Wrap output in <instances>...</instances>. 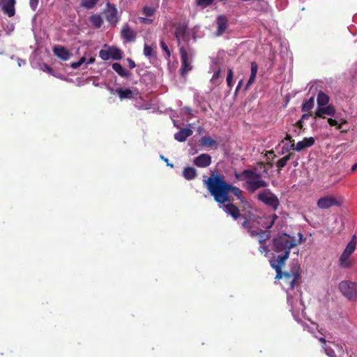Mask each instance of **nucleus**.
<instances>
[{
  "label": "nucleus",
  "mask_w": 357,
  "mask_h": 357,
  "mask_svg": "<svg viewBox=\"0 0 357 357\" xmlns=\"http://www.w3.org/2000/svg\"><path fill=\"white\" fill-rule=\"evenodd\" d=\"M207 190L214 200L218 204H225L232 201L229 192H232L241 203L246 202L245 198L243 196V191L238 187L234 186L224 179L223 176L219 174H212L207 180L204 181Z\"/></svg>",
  "instance_id": "obj_1"
},
{
  "label": "nucleus",
  "mask_w": 357,
  "mask_h": 357,
  "mask_svg": "<svg viewBox=\"0 0 357 357\" xmlns=\"http://www.w3.org/2000/svg\"><path fill=\"white\" fill-rule=\"evenodd\" d=\"M298 236V242L296 241L294 236L286 233L279 234L272 239V250L278 254V257L275 259L277 261L286 263V261L289 257L291 250L303 241V234L299 233Z\"/></svg>",
  "instance_id": "obj_2"
},
{
  "label": "nucleus",
  "mask_w": 357,
  "mask_h": 357,
  "mask_svg": "<svg viewBox=\"0 0 357 357\" xmlns=\"http://www.w3.org/2000/svg\"><path fill=\"white\" fill-rule=\"evenodd\" d=\"M235 178L238 181L246 179V190L249 193H254L259 188H266L268 183L261 179V172H257V167L250 169H244L241 173L235 172Z\"/></svg>",
  "instance_id": "obj_3"
},
{
  "label": "nucleus",
  "mask_w": 357,
  "mask_h": 357,
  "mask_svg": "<svg viewBox=\"0 0 357 357\" xmlns=\"http://www.w3.org/2000/svg\"><path fill=\"white\" fill-rule=\"evenodd\" d=\"M179 54L181 56V66L180 73L182 77H185L188 73L192 70V60L194 56V50L190 46H180Z\"/></svg>",
  "instance_id": "obj_4"
},
{
  "label": "nucleus",
  "mask_w": 357,
  "mask_h": 357,
  "mask_svg": "<svg viewBox=\"0 0 357 357\" xmlns=\"http://www.w3.org/2000/svg\"><path fill=\"white\" fill-rule=\"evenodd\" d=\"M257 199L273 211L278 210L280 204L278 197L269 189L260 192L257 195Z\"/></svg>",
  "instance_id": "obj_5"
},
{
  "label": "nucleus",
  "mask_w": 357,
  "mask_h": 357,
  "mask_svg": "<svg viewBox=\"0 0 357 357\" xmlns=\"http://www.w3.org/2000/svg\"><path fill=\"white\" fill-rule=\"evenodd\" d=\"M339 289L348 299L357 301V284L344 280L339 284Z\"/></svg>",
  "instance_id": "obj_6"
},
{
  "label": "nucleus",
  "mask_w": 357,
  "mask_h": 357,
  "mask_svg": "<svg viewBox=\"0 0 357 357\" xmlns=\"http://www.w3.org/2000/svg\"><path fill=\"white\" fill-rule=\"evenodd\" d=\"M341 202L335 197L327 195L319 198L317 202V207L320 209H328L332 206H339Z\"/></svg>",
  "instance_id": "obj_7"
},
{
  "label": "nucleus",
  "mask_w": 357,
  "mask_h": 357,
  "mask_svg": "<svg viewBox=\"0 0 357 357\" xmlns=\"http://www.w3.org/2000/svg\"><path fill=\"white\" fill-rule=\"evenodd\" d=\"M106 20L112 25H116L119 20L118 10L114 4L107 3V8L103 12Z\"/></svg>",
  "instance_id": "obj_8"
},
{
  "label": "nucleus",
  "mask_w": 357,
  "mask_h": 357,
  "mask_svg": "<svg viewBox=\"0 0 357 357\" xmlns=\"http://www.w3.org/2000/svg\"><path fill=\"white\" fill-rule=\"evenodd\" d=\"M215 24L217 29L215 34L216 36H221L229 28V19L225 15H218L215 19Z\"/></svg>",
  "instance_id": "obj_9"
},
{
  "label": "nucleus",
  "mask_w": 357,
  "mask_h": 357,
  "mask_svg": "<svg viewBox=\"0 0 357 357\" xmlns=\"http://www.w3.org/2000/svg\"><path fill=\"white\" fill-rule=\"evenodd\" d=\"M335 115L336 109L331 104L321 107H317L314 112V118L326 119V116L335 117Z\"/></svg>",
  "instance_id": "obj_10"
},
{
  "label": "nucleus",
  "mask_w": 357,
  "mask_h": 357,
  "mask_svg": "<svg viewBox=\"0 0 357 357\" xmlns=\"http://www.w3.org/2000/svg\"><path fill=\"white\" fill-rule=\"evenodd\" d=\"M300 278L298 271L292 272H284L283 278L284 282L287 285L288 289H294Z\"/></svg>",
  "instance_id": "obj_11"
},
{
  "label": "nucleus",
  "mask_w": 357,
  "mask_h": 357,
  "mask_svg": "<svg viewBox=\"0 0 357 357\" xmlns=\"http://www.w3.org/2000/svg\"><path fill=\"white\" fill-rule=\"evenodd\" d=\"M137 32L131 29L128 24L123 26L121 31V36L126 43L134 42L137 38Z\"/></svg>",
  "instance_id": "obj_12"
},
{
  "label": "nucleus",
  "mask_w": 357,
  "mask_h": 357,
  "mask_svg": "<svg viewBox=\"0 0 357 357\" xmlns=\"http://www.w3.org/2000/svg\"><path fill=\"white\" fill-rule=\"evenodd\" d=\"M219 206L222 208L224 211L229 214L234 220H237L241 217L239 208L232 203V201L225 204H219Z\"/></svg>",
  "instance_id": "obj_13"
},
{
  "label": "nucleus",
  "mask_w": 357,
  "mask_h": 357,
  "mask_svg": "<svg viewBox=\"0 0 357 357\" xmlns=\"http://www.w3.org/2000/svg\"><path fill=\"white\" fill-rule=\"evenodd\" d=\"M174 26L175 27L174 36L176 39L178 46L180 47V46H182L181 37L188 32V24L185 22H180L174 24Z\"/></svg>",
  "instance_id": "obj_14"
},
{
  "label": "nucleus",
  "mask_w": 357,
  "mask_h": 357,
  "mask_svg": "<svg viewBox=\"0 0 357 357\" xmlns=\"http://www.w3.org/2000/svg\"><path fill=\"white\" fill-rule=\"evenodd\" d=\"M212 162V158L209 154L202 153L193 160V163L195 166L201 168L208 167Z\"/></svg>",
  "instance_id": "obj_15"
},
{
  "label": "nucleus",
  "mask_w": 357,
  "mask_h": 357,
  "mask_svg": "<svg viewBox=\"0 0 357 357\" xmlns=\"http://www.w3.org/2000/svg\"><path fill=\"white\" fill-rule=\"evenodd\" d=\"M315 142L312 137L304 138L302 141L298 142L294 148V143L291 146V149H294L297 151H301L305 148L310 147L314 145Z\"/></svg>",
  "instance_id": "obj_16"
},
{
  "label": "nucleus",
  "mask_w": 357,
  "mask_h": 357,
  "mask_svg": "<svg viewBox=\"0 0 357 357\" xmlns=\"http://www.w3.org/2000/svg\"><path fill=\"white\" fill-rule=\"evenodd\" d=\"M4 2L2 5V10L5 14H7L8 17H13L15 14V5L16 3L15 0H3Z\"/></svg>",
  "instance_id": "obj_17"
},
{
  "label": "nucleus",
  "mask_w": 357,
  "mask_h": 357,
  "mask_svg": "<svg viewBox=\"0 0 357 357\" xmlns=\"http://www.w3.org/2000/svg\"><path fill=\"white\" fill-rule=\"evenodd\" d=\"M53 52L55 56L63 61H68L70 57L69 51L63 46L57 45L54 47Z\"/></svg>",
  "instance_id": "obj_18"
},
{
  "label": "nucleus",
  "mask_w": 357,
  "mask_h": 357,
  "mask_svg": "<svg viewBox=\"0 0 357 357\" xmlns=\"http://www.w3.org/2000/svg\"><path fill=\"white\" fill-rule=\"evenodd\" d=\"M258 71V65L255 61L251 62V72L250 78L245 85V90L247 91L250 89L251 85L255 82L257 74Z\"/></svg>",
  "instance_id": "obj_19"
},
{
  "label": "nucleus",
  "mask_w": 357,
  "mask_h": 357,
  "mask_svg": "<svg viewBox=\"0 0 357 357\" xmlns=\"http://www.w3.org/2000/svg\"><path fill=\"white\" fill-rule=\"evenodd\" d=\"M193 133V131L189 128H182L180 131L174 134V139L178 142H183L186 140V139L191 136Z\"/></svg>",
  "instance_id": "obj_20"
},
{
  "label": "nucleus",
  "mask_w": 357,
  "mask_h": 357,
  "mask_svg": "<svg viewBox=\"0 0 357 357\" xmlns=\"http://www.w3.org/2000/svg\"><path fill=\"white\" fill-rule=\"evenodd\" d=\"M284 264L285 263H281L280 261H277V260L271 261V267L276 271L275 280L283 279L284 272H282V269Z\"/></svg>",
  "instance_id": "obj_21"
},
{
  "label": "nucleus",
  "mask_w": 357,
  "mask_h": 357,
  "mask_svg": "<svg viewBox=\"0 0 357 357\" xmlns=\"http://www.w3.org/2000/svg\"><path fill=\"white\" fill-rule=\"evenodd\" d=\"M112 69L121 77L128 78L131 73L122 67L119 63H114Z\"/></svg>",
  "instance_id": "obj_22"
},
{
  "label": "nucleus",
  "mask_w": 357,
  "mask_h": 357,
  "mask_svg": "<svg viewBox=\"0 0 357 357\" xmlns=\"http://www.w3.org/2000/svg\"><path fill=\"white\" fill-rule=\"evenodd\" d=\"M197 176V169L192 167H187L183 169V176L188 181L193 180Z\"/></svg>",
  "instance_id": "obj_23"
},
{
  "label": "nucleus",
  "mask_w": 357,
  "mask_h": 357,
  "mask_svg": "<svg viewBox=\"0 0 357 357\" xmlns=\"http://www.w3.org/2000/svg\"><path fill=\"white\" fill-rule=\"evenodd\" d=\"M354 262L350 259V256L345 255L344 253H342L340 259H339V265L340 267L343 268H348L353 266Z\"/></svg>",
  "instance_id": "obj_24"
},
{
  "label": "nucleus",
  "mask_w": 357,
  "mask_h": 357,
  "mask_svg": "<svg viewBox=\"0 0 357 357\" xmlns=\"http://www.w3.org/2000/svg\"><path fill=\"white\" fill-rule=\"evenodd\" d=\"M330 98L328 95L324 93L322 91H320L317 94V102L318 107H321L323 106H326L329 105Z\"/></svg>",
  "instance_id": "obj_25"
},
{
  "label": "nucleus",
  "mask_w": 357,
  "mask_h": 357,
  "mask_svg": "<svg viewBox=\"0 0 357 357\" xmlns=\"http://www.w3.org/2000/svg\"><path fill=\"white\" fill-rule=\"evenodd\" d=\"M119 97L121 100L123 99H131L133 98L134 93L130 89H123L121 88L117 89L116 90Z\"/></svg>",
  "instance_id": "obj_26"
},
{
  "label": "nucleus",
  "mask_w": 357,
  "mask_h": 357,
  "mask_svg": "<svg viewBox=\"0 0 357 357\" xmlns=\"http://www.w3.org/2000/svg\"><path fill=\"white\" fill-rule=\"evenodd\" d=\"M278 218V217L276 214H273L271 216L266 217L261 222V225L266 229H271Z\"/></svg>",
  "instance_id": "obj_27"
},
{
  "label": "nucleus",
  "mask_w": 357,
  "mask_h": 357,
  "mask_svg": "<svg viewBox=\"0 0 357 357\" xmlns=\"http://www.w3.org/2000/svg\"><path fill=\"white\" fill-rule=\"evenodd\" d=\"M90 22L96 29H99L103 24L102 17L100 14H93L89 17Z\"/></svg>",
  "instance_id": "obj_28"
},
{
  "label": "nucleus",
  "mask_w": 357,
  "mask_h": 357,
  "mask_svg": "<svg viewBox=\"0 0 357 357\" xmlns=\"http://www.w3.org/2000/svg\"><path fill=\"white\" fill-rule=\"evenodd\" d=\"M199 142L200 145H202L204 147L211 148L213 146H217L216 141L212 139L211 137H202L199 140Z\"/></svg>",
  "instance_id": "obj_29"
},
{
  "label": "nucleus",
  "mask_w": 357,
  "mask_h": 357,
  "mask_svg": "<svg viewBox=\"0 0 357 357\" xmlns=\"http://www.w3.org/2000/svg\"><path fill=\"white\" fill-rule=\"evenodd\" d=\"M356 247V236H353L351 240L347 244L346 248L344 249L343 253L347 255L351 256V254L354 252Z\"/></svg>",
  "instance_id": "obj_30"
},
{
  "label": "nucleus",
  "mask_w": 357,
  "mask_h": 357,
  "mask_svg": "<svg viewBox=\"0 0 357 357\" xmlns=\"http://www.w3.org/2000/svg\"><path fill=\"white\" fill-rule=\"evenodd\" d=\"M272 167L273 163L271 162H268L266 163L264 162H258L255 167H257V172H261V174H266L268 173V168H271Z\"/></svg>",
  "instance_id": "obj_31"
},
{
  "label": "nucleus",
  "mask_w": 357,
  "mask_h": 357,
  "mask_svg": "<svg viewBox=\"0 0 357 357\" xmlns=\"http://www.w3.org/2000/svg\"><path fill=\"white\" fill-rule=\"evenodd\" d=\"M110 58L114 60H121L123 57V52L118 47H111L109 48Z\"/></svg>",
  "instance_id": "obj_32"
},
{
  "label": "nucleus",
  "mask_w": 357,
  "mask_h": 357,
  "mask_svg": "<svg viewBox=\"0 0 357 357\" xmlns=\"http://www.w3.org/2000/svg\"><path fill=\"white\" fill-rule=\"evenodd\" d=\"M293 153H289L284 157L280 158L276 163V166L278 167V173L279 174L282 169L285 167L287 164V162L291 158Z\"/></svg>",
  "instance_id": "obj_33"
},
{
  "label": "nucleus",
  "mask_w": 357,
  "mask_h": 357,
  "mask_svg": "<svg viewBox=\"0 0 357 357\" xmlns=\"http://www.w3.org/2000/svg\"><path fill=\"white\" fill-rule=\"evenodd\" d=\"M314 105V98L312 96L307 100L305 101L301 107L303 112H310Z\"/></svg>",
  "instance_id": "obj_34"
},
{
  "label": "nucleus",
  "mask_w": 357,
  "mask_h": 357,
  "mask_svg": "<svg viewBox=\"0 0 357 357\" xmlns=\"http://www.w3.org/2000/svg\"><path fill=\"white\" fill-rule=\"evenodd\" d=\"M257 237L259 243L262 245L266 243V242L270 239L271 233L268 231L260 229Z\"/></svg>",
  "instance_id": "obj_35"
},
{
  "label": "nucleus",
  "mask_w": 357,
  "mask_h": 357,
  "mask_svg": "<svg viewBox=\"0 0 357 357\" xmlns=\"http://www.w3.org/2000/svg\"><path fill=\"white\" fill-rule=\"evenodd\" d=\"M252 8L257 11L267 13L268 10V3L266 1L257 2L254 4Z\"/></svg>",
  "instance_id": "obj_36"
},
{
  "label": "nucleus",
  "mask_w": 357,
  "mask_h": 357,
  "mask_svg": "<svg viewBox=\"0 0 357 357\" xmlns=\"http://www.w3.org/2000/svg\"><path fill=\"white\" fill-rule=\"evenodd\" d=\"M98 1L99 0H81L80 6L87 10L93 9Z\"/></svg>",
  "instance_id": "obj_37"
},
{
  "label": "nucleus",
  "mask_w": 357,
  "mask_h": 357,
  "mask_svg": "<svg viewBox=\"0 0 357 357\" xmlns=\"http://www.w3.org/2000/svg\"><path fill=\"white\" fill-rule=\"evenodd\" d=\"M335 118L338 119V126L337 130H340L341 132L346 133L348 131V129L343 130V126L348 123V121L344 118H340L339 115H335Z\"/></svg>",
  "instance_id": "obj_38"
},
{
  "label": "nucleus",
  "mask_w": 357,
  "mask_h": 357,
  "mask_svg": "<svg viewBox=\"0 0 357 357\" xmlns=\"http://www.w3.org/2000/svg\"><path fill=\"white\" fill-rule=\"evenodd\" d=\"M226 81L229 89H231L234 86V72L231 68L228 69Z\"/></svg>",
  "instance_id": "obj_39"
},
{
  "label": "nucleus",
  "mask_w": 357,
  "mask_h": 357,
  "mask_svg": "<svg viewBox=\"0 0 357 357\" xmlns=\"http://www.w3.org/2000/svg\"><path fill=\"white\" fill-rule=\"evenodd\" d=\"M142 13L146 16L151 17L155 14V9L150 6H144L142 8Z\"/></svg>",
  "instance_id": "obj_40"
},
{
  "label": "nucleus",
  "mask_w": 357,
  "mask_h": 357,
  "mask_svg": "<svg viewBox=\"0 0 357 357\" xmlns=\"http://www.w3.org/2000/svg\"><path fill=\"white\" fill-rule=\"evenodd\" d=\"M160 45L162 48V50L166 53L167 56L166 58L169 59L171 56V52L168 47V46L166 45L163 39H161L160 40Z\"/></svg>",
  "instance_id": "obj_41"
},
{
  "label": "nucleus",
  "mask_w": 357,
  "mask_h": 357,
  "mask_svg": "<svg viewBox=\"0 0 357 357\" xmlns=\"http://www.w3.org/2000/svg\"><path fill=\"white\" fill-rule=\"evenodd\" d=\"M323 348L325 351L326 354L328 357H337L335 351L331 347H330L327 345H324Z\"/></svg>",
  "instance_id": "obj_42"
},
{
  "label": "nucleus",
  "mask_w": 357,
  "mask_h": 357,
  "mask_svg": "<svg viewBox=\"0 0 357 357\" xmlns=\"http://www.w3.org/2000/svg\"><path fill=\"white\" fill-rule=\"evenodd\" d=\"M144 54L147 57H151L153 56L152 47L147 44H145L144 46Z\"/></svg>",
  "instance_id": "obj_43"
},
{
  "label": "nucleus",
  "mask_w": 357,
  "mask_h": 357,
  "mask_svg": "<svg viewBox=\"0 0 357 357\" xmlns=\"http://www.w3.org/2000/svg\"><path fill=\"white\" fill-rule=\"evenodd\" d=\"M99 56L104 61H107L110 58L109 50H101L99 52Z\"/></svg>",
  "instance_id": "obj_44"
},
{
  "label": "nucleus",
  "mask_w": 357,
  "mask_h": 357,
  "mask_svg": "<svg viewBox=\"0 0 357 357\" xmlns=\"http://www.w3.org/2000/svg\"><path fill=\"white\" fill-rule=\"evenodd\" d=\"M215 0H197V3L199 6L206 7L211 5Z\"/></svg>",
  "instance_id": "obj_45"
},
{
  "label": "nucleus",
  "mask_w": 357,
  "mask_h": 357,
  "mask_svg": "<svg viewBox=\"0 0 357 357\" xmlns=\"http://www.w3.org/2000/svg\"><path fill=\"white\" fill-rule=\"evenodd\" d=\"M259 251L260 252L261 254H264V255L266 256L270 250L268 247L266 245V243H264L262 245H260L259 248Z\"/></svg>",
  "instance_id": "obj_46"
},
{
  "label": "nucleus",
  "mask_w": 357,
  "mask_h": 357,
  "mask_svg": "<svg viewBox=\"0 0 357 357\" xmlns=\"http://www.w3.org/2000/svg\"><path fill=\"white\" fill-rule=\"evenodd\" d=\"M85 61L86 58L83 56L77 62L72 63L70 66L73 69H76L79 68L82 64H83Z\"/></svg>",
  "instance_id": "obj_47"
},
{
  "label": "nucleus",
  "mask_w": 357,
  "mask_h": 357,
  "mask_svg": "<svg viewBox=\"0 0 357 357\" xmlns=\"http://www.w3.org/2000/svg\"><path fill=\"white\" fill-rule=\"evenodd\" d=\"M327 122L328 123V124L331 126H335L336 129L337 130V126H338V119H337L328 118Z\"/></svg>",
  "instance_id": "obj_48"
},
{
  "label": "nucleus",
  "mask_w": 357,
  "mask_h": 357,
  "mask_svg": "<svg viewBox=\"0 0 357 357\" xmlns=\"http://www.w3.org/2000/svg\"><path fill=\"white\" fill-rule=\"evenodd\" d=\"M242 227L248 230V231L252 229V224L250 222L245 219L241 224Z\"/></svg>",
  "instance_id": "obj_49"
},
{
  "label": "nucleus",
  "mask_w": 357,
  "mask_h": 357,
  "mask_svg": "<svg viewBox=\"0 0 357 357\" xmlns=\"http://www.w3.org/2000/svg\"><path fill=\"white\" fill-rule=\"evenodd\" d=\"M43 70L47 73H48L49 74H51V75H53V73H54V70L50 66H48L47 64L46 63H44L43 66Z\"/></svg>",
  "instance_id": "obj_50"
},
{
  "label": "nucleus",
  "mask_w": 357,
  "mask_h": 357,
  "mask_svg": "<svg viewBox=\"0 0 357 357\" xmlns=\"http://www.w3.org/2000/svg\"><path fill=\"white\" fill-rule=\"evenodd\" d=\"M39 0H30L29 4L33 10H36L38 4Z\"/></svg>",
  "instance_id": "obj_51"
},
{
  "label": "nucleus",
  "mask_w": 357,
  "mask_h": 357,
  "mask_svg": "<svg viewBox=\"0 0 357 357\" xmlns=\"http://www.w3.org/2000/svg\"><path fill=\"white\" fill-rule=\"evenodd\" d=\"M190 37L188 32H187L183 37H181V42H184L187 44V46L189 45L188 43L190 41Z\"/></svg>",
  "instance_id": "obj_52"
},
{
  "label": "nucleus",
  "mask_w": 357,
  "mask_h": 357,
  "mask_svg": "<svg viewBox=\"0 0 357 357\" xmlns=\"http://www.w3.org/2000/svg\"><path fill=\"white\" fill-rule=\"evenodd\" d=\"M139 20L142 23L149 24L153 22V20L146 17H139Z\"/></svg>",
  "instance_id": "obj_53"
},
{
  "label": "nucleus",
  "mask_w": 357,
  "mask_h": 357,
  "mask_svg": "<svg viewBox=\"0 0 357 357\" xmlns=\"http://www.w3.org/2000/svg\"><path fill=\"white\" fill-rule=\"evenodd\" d=\"M127 61L128 63V66H129L130 68L132 69V68H135L136 64H135V61L132 59H131L130 58H128L127 59Z\"/></svg>",
  "instance_id": "obj_54"
},
{
  "label": "nucleus",
  "mask_w": 357,
  "mask_h": 357,
  "mask_svg": "<svg viewBox=\"0 0 357 357\" xmlns=\"http://www.w3.org/2000/svg\"><path fill=\"white\" fill-rule=\"evenodd\" d=\"M252 237H257L259 231L252 230V229L248 231Z\"/></svg>",
  "instance_id": "obj_55"
},
{
  "label": "nucleus",
  "mask_w": 357,
  "mask_h": 357,
  "mask_svg": "<svg viewBox=\"0 0 357 357\" xmlns=\"http://www.w3.org/2000/svg\"><path fill=\"white\" fill-rule=\"evenodd\" d=\"M266 156L268 158H269V156H272V159L273 160L276 158V155L275 154L273 151H267L266 153Z\"/></svg>",
  "instance_id": "obj_56"
},
{
  "label": "nucleus",
  "mask_w": 357,
  "mask_h": 357,
  "mask_svg": "<svg viewBox=\"0 0 357 357\" xmlns=\"http://www.w3.org/2000/svg\"><path fill=\"white\" fill-rule=\"evenodd\" d=\"M311 113H306L305 112V114H303L302 116H301V119L302 121H304V120H307L310 118V116H311Z\"/></svg>",
  "instance_id": "obj_57"
},
{
  "label": "nucleus",
  "mask_w": 357,
  "mask_h": 357,
  "mask_svg": "<svg viewBox=\"0 0 357 357\" xmlns=\"http://www.w3.org/2000/svg\"><path fill=\"white\" fill-rule=\"evenodd\" d=\"M243 79H241L238 83V85L236 88V90H235V94L237 93V92L239 91V89L241 88L242 85H243Z\"/></svg>",
  "instance_id": "obj_58"
},
{
  "label": "nucleus",
  "mask_w": 357,
  "mask_h": 357,
  "mask_svg": "<svg viewBox=\"0 0 357 357\" xmlns=\"http://www.w3.org/2000/svg\"><path fill=\"white\" fill-rule=\"evenodd\" d=\"M296 126L299 128L300 129H302L303 127V121H302L301 119H300L299 121H298L296 123Z\"/></svg>",
  "instance_id": "obj_59"
},
{
  "label": "nucleus",
  "mask_w": 357,
  "mask_h": 357,
  "mask_svg": "<svg viewBox=\"0 0 357 357\" xmlns=\"http://www.w3.org/2000/svg\"><path fill=\"white\" fill-rule=\"evenodd\" d=\"M220 70H218L213 73L212 79H218L220 77Z\"/></svg>",
  "instance_id": "obj_60"
},
{
  "label": "nucleus",
  "mask_w": 357,
  "mask_h": 357,
  "mask_svg": "<svg viewBox=\"0 0 357 357\" xmlns=\"http://www.w3.org/2000/svg\"><path fill=\"white\" fill-rule=\"evenodd\" d=\"M284 139L287 141H289L291 142H294V140L292 139L291 136L289 134L286 135Z\"/></svg>",
  "instance_id": "obj_61"
},
{
  "label": "nucleus",
  "mask_w": 357,
  "mask_h": 357,
  "mask_svg": "<svg viewBox=\"0 0 357 357\" xmlns=\"http://www.w3.org/2000/svg\"><path fill=\"white\" fill-rule=\"evenodd\" d=\"M318 340H319L320 342L323 343V344H324V345H326V339H325V338H324V337H318Z\"/></svg>",
  "instance_id": "obj_62"
},
{
  "label": "nucleus",
  "mask_w": 357,
  "mask_h": 357,
  "mask_svg": "<svg viewBox=\"0 0 357 357\" xmlns=\"http://www.w3.org/2000/svg\"><path fill=\"white\" fill-rule=\"evenodd\" d=\"M356 169H357V162H356V163H355V164L351 167V172H355Z\"/></svg>",
  "instance_id": "obj_63"
},
{
  "label": "nucleus",
  "mask_w": 357,
  "mask_h": 357,
  "mask_svg": "<svg viewBox=\"0 0 357 357\" xmlns=\"http://www.w3.org/2000/svg\"><path fill=\"white\" fill-rule=\"evenodd\" d=\"M184 109L186 110V112H187V113L188 114L192 115V109H191V108H190V107H185Z\"/></svg>",
  "instance_id": "obj_64"
}]
</instances>
